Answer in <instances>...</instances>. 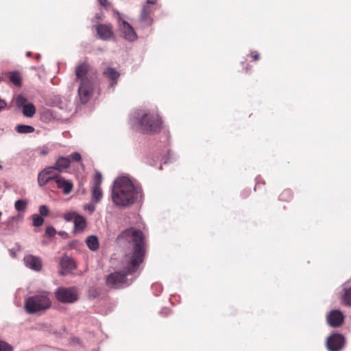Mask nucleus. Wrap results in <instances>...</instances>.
<instances>
[{
	"mask_svg": "<svg viewBox=\"0 0 351 351\" xmlns=\"http://www.w3.org/2000/svg\"><path fill=\"white\" fill-rule=\"evenodd\" d=\"M119 238L132 242L134 246L133 252L131 254H127L123 259V270L112 273L106 278L107 285L114 289L128 286L131 283L126 276L137 270L138 267L143 262L145 252L141 231L133 228L127 229L120 234Z\"/></svg>",
	"mask_w": 351,
	"mask_h": 351,
	"instance_id": "obj_1",
	"label": "nucleus"
},
{
	"mask_svg": "<svg viewBox=\"0 0 351 351\" xmlns=\"http://www.w3.org/2000/svg\"><path fill=\"white\" fill-rule=\"evenodd\" d=\"M141 197V187L135 185L129 178L122 176L114 180L112 190V199L115 206L126 208Z\"/></svg>",
	"mask_w": 351,
	"mask_h": 351,
	"instance_id": "obj_2",
	"label": "nucleus"
},
{
	"mask_svg": "<svg viewBox=\"0 0 351 351\" xmlns=\"http://www.w3.org/2000/svg\"><path fill=\"white\" fill-rule=\"evenodd\" d=\"M131 124L139 126L145 132H154L161 127V120L157 113L146 110H137L130 119Z\"/></svg>",
	"mask_w": 351,
	"mask_h": 351,
	"instance_id": "obj_3",
	"label": "nucleus"
},
{
	"mask_svg": "<svg viewBox=\"0 0 351 351\" xmlns=\"http://www.w3.org/2000/svg\"><path fill=\"white\" fill-rule=\"evenodd\" d=\"M76 81L79 82L78 95L82 104H86L90 99L93 91V81L88 71V66L82 63L75 69Z\"/></svg>",
	"mask_w": 351,
	"mask_h": 351,
	"instance_id": "obj_4",
	"label": "nucleus"
},
{
	"mask_svg": "<svg viewBox=\"0 0 351 351\" xmlns=\"http://www.w3.org/2000/svg\"><path fill=\"white\" fill-rule=\"evenodd\" d=\"M50 294L47 291H40L28 298L25 303V308L29 313L44 311L51 307Z\"/></svg>",
	"mask_w": 351,
	"mask_h": 351,
	"instance_id": "obj_5",
	"label": "nucleus"
},
{
	"mask_svg": "<svg viewBox=\"0 0 351 351\" xmlns=\"http://www.w3.org/2000/svg\"><path fill=\"white\" fill-rule=\"evenodd\" d=\"M57 300L63 303H72L77 300V293L73 287H59L56 291Z\"/></svg>",
	"mask_w": 351,
	"mask_h": 351,
	"instance_id": "obj_6",
	"label": "nucleus"
},
{
	"mask_svg": "<svg viewBox=\"0 0 351 351\" xmlns=\"http://www.w3.org/2000/svg\"><path fill=\"white\" fill-rule=\"evenodd\" d=\"M64 219L67 222H73L74 232H82L86 226V221L85 218L77 213L76 212H69L64 215Z\"/></svg>",
	"mask_w": 351,
	"mask_h": 351,
	"instance_id": "obj_7",
	"label": "nucleus"
},
{
	"mask_svg": "<svg viewBox=\"0 0 351 351\" xmlns=\"http://www.w3.org/2000/svg\"><path fill=\"white\" fill-rule=\"evenodd\" d=\"M117 14L119 18V30L121 36L130 42L135 40L137 38V35L134 28L128 22L121 19L119 12Z\"/></svg>",
	"mask_w": 351,
	"mask_h": 351,
	"instance_id": "obj_8",
	"label": "nucleus"
},
{
	"mask_svg": "<svg viewBox=\"0 0 351 351\" xmlns=\"http://www.w3.org/2000/svg\"><path fill=\"white\" fill-rule=\"evenodd\" d=\"M345 346V339L342 335L333 334L328 337L326 346L329 351H340Z\"/></svg>",
	"mask_w": 351,
	"mask_h": 351,
	"instance_id": "obj_9",
	"label": "nucleus"
},
{
	"mask_svg": "<svg viewBox=\"0 0 351 351\" xmlns=\"http://www.w3.org/2000/svg\"><path fill=\"white\" fill-rule=\"evenodd\" d=\"M23 263L26 267L35 271H40L43 267V262L40 258L32 254L25 256Z\"/></svg>",
	"mask_w": 351,
	"mask_h": 351,
	"instance_id": "obj_10",
	"label": "nucleus"
},
{
	"mask_svg": "<svg viewBox=\"0 0 351 351\" xmlns=\"http://www.w3.org/2000/svg\"><path fill=\"white\" fill-rule=\"evenodd\" d=\"M344 316L339 310H332L327 315V322L333 328L339 327L343 323Z\"/></svg>",
	"mask_w": 351,
	"mask_h": 351,
	"instance_id": "obj_11",
	"label": "nucleus"
},
{
	"mask_svg": "<svg viewBox=\"0 0 351 351\" xmlns=\"http://www.w3.org/2000/svg\"><path fill=\"white\" fill-rule=\"evenodd\" d=\"M55 182L57 184V187L61 189L64 194L68 195L73 191V184L71 181L57 176L55 178Z\"/></svg>",
	"mask_w": 351,
	"mask_h": 351,
	"instance_id": "obj_12",
	"label": "nucleus"
},
{
	"mask_svg": "<svg viewBox=\"0 0 351 351\" xmlns=\"http://www.w3.org/2000/svg\"><path fill=\"white\" fill-rule=\"evenodd\" d=\"M96 29L102 40H108L113 36L112 27L110 24H99L97 25Z\"/></svg>",
	"mask_w": 351,
	"mask_h": 351,
	"instance_id": "obj_13",
	"label": "nucleus"
},
{
	"mask_svg": "<svg viewBox=\"0 0 351 351\" xmlns=\"http://www.w3.org/2000/svg\"><path fill=\"white\" fill-rule=\"evenodd\" d=\"M154 5L146 3L143 5L141 14V21L144 23L145 25L148 26L151 25L152 20L150 17V14L153 11L152 6Z\"/></svg>",
	"mask_w": 351,
	"mask_h": 351,
	"instance_id": "obj_14",
	"label": "nucleus"
},
{
	"mask_svg": "<svg viewBox=\"0 0 351 351\" xmlns=\"http://www.w3.org/2000/svg\"><path fill=\"white\" fill-rule=\"evenodd\" d=\"M60 264L62 269V270L60 271L61 275H65L66 271H71L75 267L73 261L67 256H64L61 258Z\"/></svg>",
	"mask_w": 351,
	"mask_h": 351,
	"instance_id": "obj_15",
	"label": "nucleus"
},
{
	"mask_svg": "<svg viewBox=\"0 0 351 351\" xmlns=\"http://www.w3.org/2000/svg\"><path fill=\"white\" fill-rule=\"evenodd\" d=\"M71 160L68 157H59L55 164L56 170L59 172H62L64 169L68 168L70 166Z\"/></svg>",
	"mask_w": 351,
	"mask_h": 351,
	"instance_id": "obj_16",
	"label": "nucleus"
},
{
	"mask_svg": "<svg viewBox=\"0 0 351 351\" xmlns=\"http://www.w3.org/2000/svg\"><path fill=\"white\" fill-rule=\"evenodd\" d=\"M104 74L112 80L111 86L117 84L119 73L114 69L109 67L104 71Z\"/></svg>",
	"mask_w": 351,
	"mask_h": 351,
	"instance_id": "obj_17",
	"label": "nucleus"
},
{
	"mask_svg": "<svg viewBox=\"0 0 351 351\" xmlns=\"http://www.w3.org/2000/svg\"><path fill=\"white\" fill-rule=\"evenodd\" d=\"M57 176H49L46 172L40 171L38 176V183L39 186H43L51 180H54Z\"/></svg>",
	"mask_w": 351,
	"mask_h": 351,
	"instance_id": "obj_18",
	"label": "nucleus"
},
{
	"mask_svg": "<svg viewBox=\"0 0 351 351\" xmlns=\"http://www.w3.org/2000/svg\"><path fill=\"white\" fill-rule=\"evenodd\" d=\"M103 193L100 186H93L91 189V202L97 204L99 202L102 198Z\"/></svg>",
	"mask_w": 351,
	"mask_h": 351,
	"instance_id": "obj_19",
	"label": "nucleus"
},
{
	"mask_svg": "<svg viewBox=\"0 0 351 351\" xmlns=\"http://www.w3.org/2000/svg\"><path fill=\"white\" fill-rule=\"evenodd\" d=\"M36 113V107L33 104L28 103L23 108V114L26 117H32Z\"/></svg>",
	"mask_w": 351,
	"mask_h": 351,
	"instance_id": "obj_20",
	"label": "nucleus"
},
{
	"mask_svg": "<svg viewBox=\"0 0 351 351\" xmlns=\"http://www.w3.org/2000/svg\"><path fill=\"white\" fill-rule=\"evenodd\" d=\"M86 244L89 249L92 251L97 250L99 247L98 239L95 236H89L86 240Z\"/></svg>",
	"mask_w": 351,
	"mask_h": 351,
	"instance_id": "obj_21",
	"label": "nucleus"
},
{
	"mask_svg": "<svg viewBox=\"0 0 351 351\" xmlns=\"http://www.w3.org/2000/svg\"><path fill=\"white\" fill-rule=\"evenodd\" d=\"M34 130V128L30 125H20L16 127V131L21 134L32 133Z\"/></svg>",
	"mask_w": 351,
	"mask_h": 351,
	"instance_id": "obj_22",
	"label": "nucleus"
},
{
	"mask_svg": "<svg viewBox=\"0 0 351 351\" xmlns=\"http://www.w3.org/2000/svg\"><path fill=\"white\" fill-rule=\"evenodd\" d=\"M27 201L25 199H19L14 203V207L18 211H25L27 207Z\"/></svg>",
	"mask_w": 351,
	"mask_h": 351,
	"instance_id": "obj_23",
	"label": "nucleus"
},
{
	"mask_svg": "<svg viewBox=\"0 0 351 351\" xmlns=\"http://www.w3.org/2000/svg\"><path fill=\"white\" fill-rule=\"evenodd\" d=\"M10 80L16 86H20L21 84V77L18 72L12 73L10 76Z\"/></svg>",
	"mask_w": 351,
	"mask_h": 351,
	"instance_id": "obj_24",
	"label": "nucleus"
},
{
	"mask_svg": "<svg viewBox=\"0 0 351 351\" xmlns=\"http://www.w3.org/2000/svg\"><path fill=\"white\" fill-rule=\"evenodd\" d=\"M342 298L346 305L351 306V289L345 288Z\"/></svg>",
	"mask_w": 351,
	"mask_h": 351,
	"instance_id": "obj_25",
	"label": "nucleus"
},
{
	"mask_svg": "<svg viewBox=\"0 0 351 351\" xmlns=\"http://www.w3.org/2000/svg\"><path fill=\"white\" fill-rule=\"evenodd\" d=\"M27 99L22 95H18L15 98V102L18 108H23L28 103Z\"/></svg>",
	"mask_w": 351,
	"mask_h": 351,
	"instance_id": "obj_26",
	"label": "nucleus"
},
{
	"mask_svg": "<svg viewBox=\"0 0 351 351\" xmlns=\"http://www.w3.org/2000/svg\"><path fill=\"white\" fill-rule=\"evenodd\" d=\"M32 219L33 221V226L36 227H39L42 226L44 223V219L41 216L38 214H34L32 216Z\"/></svg>",
	"mask_w": 351,
	"mask_h": 351,
	"instance_id": "obj_27",
	"label": "nucleus"
},
{
	"mask_svg": "<svg viewBox=\"0 0 351 351\" xmlns=\"http://www.w3.org/2000/svg\"><path fill=\"white\" fill-rule=\"evenodd\" d=\"M0 351H13V347L4 341H0Z\"/></svg>",
	"mask_w": 351,
	"mask_h": 351,
	"instance_id": "obj_28",
	"label": "nucleus"
},
{
	"mask_svg": "<svg viewBox=\"0 0 351 351\" xmlns=\"http://www.w3.org/2000/svg\"><path fill=\"white\" fill-rule=\"evenodd\" d=\"M102 181L101 174L99 172H97L94 178V185L93 186H100V184Z\"/></svg>",
	"mask_w": 351,
	"mask_h": 351,
	"instance_id": "obj_29",
	"label": "nucleus"
},
{
	"mask_svg": "<svg viewBox=\"0 0 351 351\" xmlns=\"http://www.w3.org/2000/svg\"><path fill=\"white\" fill-rule=\"evenodd\" d=\"M40 216L45 217L47 216L49 213V208L45 205H42L39 207Z\"/></svg>",
	"mask_w": 351,
	"mask_h": 351,
	"instance_id": "obj_30",
	"label": "nucleus"
},
{
	"mask_svg": "<svg viewBox=\"0 0 351 351\" xmlns=\"http://www.w3.org/2000/svg\"><path fill=\"white\" fill-rule=\"evenodd\" d=\"M56 233V231L53 227L49 226L46 228L45 234L47 236H48L49 237H52L55 236Z\"/></svg>",
	"mask_w": 351,
	"mask_h": 351,
	"instance_id": "obj_31",
	"label": "nucleus"
},
{
	"mask_svg": "<svg viewBox=\"0 0 351 351\" xmlns=\"http://www.w3.org/2000/svg\"><path fill=\"white\" fill-rule=\"evenodd\" d=\"M56 170L55 166L53 167H49L43 169V172H46V174L49 176H55L54 175V171Z\"/></svg>",
	"mask_w": 351,
	"mask_h": 351,
	"instance_id": "obj_32",
	"label": "nucleus"
},
{
	"mask_svg": "<svg viewBox=\"0 0 351 351\" xmlns=\"http://www.w3.org/2000/svg\"><path fill=\"white\" fill-rule=\"evenodd\" d=\"M93 204H94V203H93V204H88V205H85V206H84V209L85 210H88L90 214H91V213H93L95 211V206L93 205Z\"/></svg>",
	"mask_w": 351,
	"mask_h": 351,
	"instance_id": "obj_33",
	"label": "nucleus"
},
{
	"mask_svg": "<svg viewBox=\"0 0 351 351\" xmlns=\"http://www.w3.org/2000/svg\"><path fill=\"white\" fill-rule=\"evenodd\" d=\"M71 158L75 161H80L82 158V156L80 153L74 152L71 154Z\"/></svg>",
	"mask_w": 351,
	"mask_h": 351,
	"instance_id": "obj_34",
	"label": "nucleus"
},
{
	"mask_svg": "<svg viewBox=\"0 0 351 351\" xmlns=\"http://www.w3.org/2000/svg\"><path fill=\"white\" fill-rule=\"evenodd\" d=\"M22 218H23V217L19 214L16 216L11 217L10 221H21L22 219Z\"/></svg>",
	"mask_w": 351,
	"mask_h": 351,
	"instance_id": "obj_35",
	"label": "nucleus"
},
{
	"mask_svg": "<svg viewBox=\"0 0 351 351\" xmlns=\"http://www.w3.org/2000/svg\"><path fill=\"white\" fill-rule=\"evenodd\" d=\"M40 154L42 156H45L48 153V149L46 147H42L39 149Z\"/></svg>",
	"mask_w": 351,
	"mask_h": 351,
	"instance_id": "obj_36",
	"label": "nucleus"
},
{
	"mask_svg": "<svg viewBox=\"0 0 351 351\" xmlns=\"http://www.w3.org/2000/svg\"><path fill=\"white\" fill-rule=\"evenodd\" d=\"M5 106H6V103L5 102V101L0 98V111L3 108H4L5 107Z\"/></svg>",
	"mask_w": 351,
	"mask_h": 351,
	"instance_id": "obj_37",
	"label": "nucleus"
},
{
	"mask_svg": "<svg viewBox=\"0 0 351 351\" xmlns=\"http://www.w3.org/2000/svg\"><path fill=\"white\" fill-rule=\"evenodd\" d=\"M98 1L99 2L101 5H102L104 7H107V5H108L107 0H98Z\"/></svg>",
	"mask_w": 351,
	"mask_h": 351,
	"instance_id": "obj_38",
	"label": "nucleus"
},
{
	"mask_svg": "<svg viewBox=\"0 0 351 351\" xmlns=\"http://www.w3.org/2000/svg\"><path fill=\"white\" fill-rule=\"evenodd\" d=\"M157 0H147V3L148 4L154 5L156 3Z\"/></svg>",
	"mask_w": 351,
	"mask_h": 351,
	"instance_id": "obj_39",
	"label": "nucleus"
},
{
	"mask_svg": "<svg viewBox=\"0 0 351 351\" xmlns=\"http://www.w3.org/2000/svg\"><path fill=\"white\" fill-rule=\"evenodd\" d=\"M258 58H259V55L258 54V53H256L254 56V60H258Z\"/></svg>",
	"mask_w": 351,
	"mask_h": 351,
	"instance_id": "obj_40",
	"label": "nucleus"
},
{
	"mask_svg": "<svg viewBox=\"0 0 351 351\" xmlns=\"http://www.w3.org/2000/svg\"><path fill=\"white\" fill-rule=\"evenodd\" d=\"M27 56H30V53H29V52H27Z\"/></svg>",
	"mask_w": 351,
	"mask_h": 351,
	"instance_id": "obj_41",
	"label": "nucleus"
},
{
	"mask_svg": "<svg viewBox=\"0 0 351 351\" xmlns=\"http://www.w3.org/2000/svg\"><path fill=\"white\" fill-rule=\"evenodd\" d=\"M0 169H2V166L0 165Z\"/></svg>",
	"mask_w": 351,
	"mask_h": 351,
	"instance_id": "obj_42",
	"label": "nucleus"
}]
</instances>
